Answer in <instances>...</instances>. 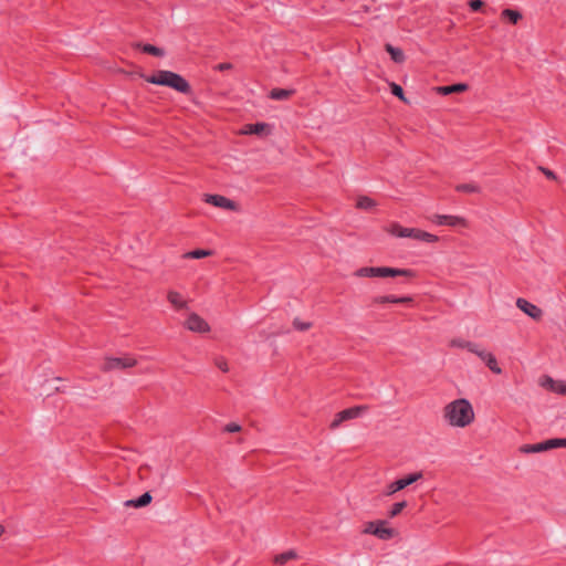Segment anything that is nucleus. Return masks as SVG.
Segmentation results:
<instances>
[{
    "instance_id": "obj_1",
    "label": "nucleus",
    "mask_w": 566,
    "mask_h": 566,
    "mask_svg": "<svg viewBox=\"0 0 566 566\" xmlns=\"http://www.w3.org/2000/svg\"><path fill=\"white\" fill-rule=\"evenodd\" d=\"M443 418L451 427L465 428L473 422L474 410L468 399L459 398L446 405Z\"/></svg>"
},
{
    "instance_id": "obj_2",
    "label": "nucleus",
    "mask_w": 566,
    "mask_h": 566,
    "mask_svg": "<svg viewBox=\"0 0 566 566\" xmlns=\"http://www.w3.org/2000/svg\"><path fill=\"white\" fill-rule=\"evenodd\" d=\"M145 80L155 85L171 87L182 94L191 92L190 84L181 75L171 71L160 70L153 75L146 76Z\"/></svg>"
},
{
    "instance_id": "obj_3",
    "label": "nucleus",
    "mask_w": 566,
    "mask_h": 566,
    "mask_svg": "<svg viewBox=\"0 0 566 566\" xmlns=\"http://www.w3.org/2000/svg\"><path fill=\"white\" fill-rule=\"evenodd\" d=\"M420 479H422L421 472L410 473L401 479H398L387 485L385 495L390 496V495L397 493L398 491H401L405 488L411 485L412 483L419 481Z\"/></svg>"
},
{
    "instance_id": "obj_4",
    "label": "nucleus",
    "mask_w": 566,
    "mask_h": 566,
    "mask_svg": "<svg viewBox=\"0 0 566 566\" xmlns=\"http://www.w3.org/2000/svg\"><path fill=\"white\" fill-rule=\"evenodd\" d=\"M136 359L130 356L108 357L105 359L102 369L105 371L115 369H126L135 366Z\"/></svg>"
},
{
    "instance_id": "obj_5",
    "label": "nucleus",
    "mask_w": 566,
    "mask_h": 566,
    "mask_svg": "<svg viewBox=\"0 0 566 566\" xmlns=\"http://www.w3.org/2000/svg\"><path fill=\"white\" fill-rule=\"evenodd\" d=\"M205 201L226 210L237 211L239 209L238 205L233 200L220 195H206Z\"/></svg>"
},
{
    "instance_id": "obj_6",
    "label": "nucleus",
    "mask_w": 566,
    "mask_h": 566,
    "mask_svg": "<svg viewBox=\"0 0 566 566\" xmlns=\"http://www.w3.org/2000/svg\"><path fill=\"white\" fill-rule=\"evenodd\" d=\"M185 327L195 333H207L209 324L196 313H191L185 322Z\"/></svg>"
},
{
    "instance_id": "obj_7",
    "label": "nucleus",
    "mask_w": 566,
    "mask_h": 566,
    "mask_svg": "<svg viewBox=\"0 0 566 566\" xmlns=\"http://www.w3.org/2000/svg\"><path fill=\"white\" fill-rule=\"evenodd\" d=\"M366 407L363 406H356L353 408L345 409L340 412H338L335 416V419L331 423V428L335 429L337 428L343 421L354 419L360 416L361 411L365 410Z\"/></svg>"
},
{
    "instance_id": "obj_8",
    "label": "nucleus",
    "mask_w": 566,
    "mask_h": 566,
    "mask_svg": "<svg viewBox=\"0 0 566 566\" xmlns=\"http://www.w3.org/2000/svg\"><path fill=\"white\" fill-rule=\"evenodd\" d=\"M431 221L437 226H450V227H465L467 220L458 216L449 214H434L431 217Z\"/></svg>"
},
{
    "instance_id": "obj_9",
    "label": "nucleus",
    "mask_w": 566,
    "mask_h": 566,
    "mask_svg": "<svg viewBox=\"0 0 566 566\" xmlns=\"http://www.w3.org/2000/svg\"><path fill=\"white\" fill-rule=\"evenodd\" d=\"M516 306L531 318L538 321L543 316V311L535 304L525 298H517Z\"/></svg>"
},
{
    "instance_id": "obj_10",
    "label": "nucleus",
    "mask_w": 566,
    "mask_h": 566,
    "mask_svg": "<svg viewBox=\"0 0 566 566\" xmlns=\"http://www.w3.org/2000/svg\"><path fill=\"white\" fill-rule=\"evenodd\" d=\"M539 385L555 394L566 396L565 380H555L551 376H544L541 378Z\"/></svg>"
},
{
    "instance_id": "obj_11",
    "label": "nucleus",
    "mask_w": 566,
    "mask_h": 566,
    "mask_svg": "<svg viewBox=\"0 0 566 566\" xmlns=\"http://www.w3.org/2000/svg\"><path fill=\"white\" fill-rule=\"evenodd\" d=\"M412 271L408 269H394L387 266L377 268L376 277H388V276H411Z\"/></svg>"
},
{
    "instance_id": "obj_12",
    "label": "nucleus",
    "mask_w": 566,
    "mask_h": 566,
    "mask_svg": "<svg viewBox=\"0 0 566 566\" xmlns=\"http://www.w3.org/2000/svg\"><path fill=\"white\" fill-rule=\"evenodd\" d=\"M409 237L408 238H411V239H415V240H419V241H423V242H427V243H434L438 241V237L432 234V233H429V232H426V231H422L420 229H416V228H410L409 229Z\"/></svg>"
},
{
    "instance_id": "obj_13",
    "label": "nucleus",
    "mask_w": 566,
    "mask_h": 566,
    "mask_svg": "<svg viewBox=\"0 0 566 566\" xmlns=\"http://www.w3.org/2000/svg\"><path fill=\"white\" fill-rule=\"evenodd\" d=\"M468 90V85L464 83H457L453 85L438 86L437 92L441 95H450L453 93H461Z\"/></svg>"
},
{
    "instance_id": "obj_14",
    "label": "nucleus",
    "mask_w": 566,
    "mask_h": 566,
    "mask_svg": "<svg viewBox=\"0 0 566 566\" xmlns=\"http://www.w3.org/2000/svg\"><path fill=\"white\" fill-rule=\"evenodd\" d=\"M150 502H151L150 493L145 492L144 494H142L137 499L125 501L124 504L127 507H129V506H133V507H144V506L148 505Z\"/></svg>"
},
{
    "instance_id": "obj_15",
    "label": "nucleus",
    "mask_w": 566,
    "mask_h": 566,
    "mask_svg": "<svg viewBox=\"0 0 566 566\" xmlns=\"http://www.w3.org/2000/svg\"><path fill=\"white\" fill-rule=\"evenodd\" d=\"M167 298L169 303L177 310L187 307V301L184 300L181 294L176 291H169L167 294Z\"/></svg>"
},
{
    "instance_id": "obj_16",
    "label": "nucleus",
    "mask_w": 566,
    "mask_h": 566,
    "mask_svg": "<svg viewBox=\"0 0 566 566\" xmlns=\"http://www.w3.org/2000/svg\"><path fill=\"white\" fill-rule=\"evenodd\" d=\"M297 558V554L294 549H289L286 552H283L281 554H277L273 557V563L275 565H285L287 562L292 560V559H296Z\"/></svg>"
},
{
    "instance_id": "obj_17",
    "label": "nucleus",
    "mask_w": 566,
    "mask_h": 566,
    "mask_svg": "<svg viewBox=\"0 0 566 566\" xmlns=\"http://www.w3.org/2000/svg\"><path fill=\"white\" fill-rule=\"evenodd\" d=\"M409 229L394 222L387 228V232L397 238H408L410 234Z\"/></svg>"
},
{
    "instance_id": "obj_18",
    "label": "nucleus",
    "mask_w": 566,
    "mask_h": 566,
    "mask_svg": "<svg viewBox=\"0 0 566 566\" xmlns=\"http://www.w3.org/2000/svg\"><path fill=\"white\" fill-rule=\"evenodd\" d=\"M364 531H375V532H378V531H392V530L388 525V521L381 518V520H376V521L369 522L366 525Z\"/></svg>"
},
{
    "instance_id": "obj_19",
    "label": "nucleus",
    "mask_w": 566,
    "mask_h": 566,
    "mask_svg": "<svg viewBox=\"0 0 566 566\" xmlns=\"http://www.w3.org/2000/svg\"><path fill=\"white\" fill-rule=\"evenodd\" d=\"M386 51L390 54V57L396 63H402L405 61V53L401 49L396 48L391 44H386Z\"/></svg>"
},
{
    "instance_id": "obj_20",
    "label": "nucleus",
    "mask_w": 566,
    "mask_h": 566,
    "mask_svg": "<svg viewBox=\"0 0 566 566\" xmlns=\"http://www.w3.org/2000/svg\"><path fill=\"white\" fill-rule=\"evenodd\" d=\"M545 443L544 441L543 442H538V443H534V444H524L520 448V451L522 453H537V452H545L546 449H545Z\"/></svg>"
},
{
    "instance_id": "obj_21",
    "label": "nucleus",
    "mask_w": 566,
    "mask_h": 566,
    "mask_svg": "<svg viewBox=\"0 0 566 566\" xmlns=\"http://www.w3.org/2000/svg\"><path fill=\"white\" fill-rule=\"evenodd\" d=\"M377 206L376 201L367 196L357 199L356 207L363 210H370Z\"/></svg>"
},
{
    "instance_id": "obj_22",
    "label": "nucleus",
    "mask_w": 566,
    "mask_h": 566,
    "mask_svg": "<svg viewBox=\"0 0 566 566\" xmlns=\"http://www.w3.org/2000/svg\"><path fill=\"white\" fill-rule=\"evenodd\" d=\"M293 94L292 90L273 88L270 93V97L276 101H283L289 98Z\"/></svg>"
},
{
    "instance_id": "obj_23",
    "label": "nucleus",
    "mask_w": 566,
    "mask_h": 566,
    "mask_svg": "<svg viewBox=\"0 0 566 566\" xmlns=\"http://www.w3.org/2000/svg\"><path fill=\"white\" fill-rule=\"evenodd\" d=\"M546 451L556 448H566V438H554L544 441Z\"/></svg>"
},
{
    "instance_id": "obj_24",
    "label": "nucleus",
    "mask_w": 566,
    "mask_h": 566,
    "mask_svg": "<svg viewBox=\"0 0 566 566\" xmlns=\"http://www.w3.org/2000/svg\"><path fill=\"white\" fill-rule=\"evenodd\" d=\"M377 268L365 266L355 271L354 275L357 277H376Z\"/></svg>"
},
{
    "instance_id": "obj_25",
    "label": "nucleus",
    "mask_w": 566,
    "mask_h": 566,
    "mask_svg": "<svg viewBox=\"0 0 566 566\" xmlns=\"http://www.w3.org/2000/svg\"><path fill=\"white\" fill-rule=\"evenodd\" d=\"M450 346L451 347H457V348H465L468 349L469 352L470 350H475L474 348V343L472 342H468V340H464L462 338H453L451 342H450Z\"/></svg>"
},
{
    "instance_id": "obj_26",
    "label": "nucleus",
    "mask_w": 566,
    "mask_h": 566,
    "mask_svg": "<svg viewBox=\"0 0 566 566\" xmlns=\"http://www.w3.org/2000/svg\"><path fill=\"white\" fill-rule=\"evenodd\" d=\"M502 17L509 19L513 24H516L522 19V14L518 11L512 9H504L502 11Z\"/></svg>"
},
{
    "instance_id": "obj_27",
    "label": "nucleus",
    "mask_w": 566,
    "mask_h": 566,
    "mask_svg": "<svg viewBox=\"0 0 566 566\" xmlns=\"http://www.w3.org/2000/svg\"><path fill=\"white\" fill-rule=\"evenodd\" d=\"M265 127L266 125L264 123L249 124L245 126L243 133L260 135Z\"/></svg>"
},
{
    "instance_id": "obj_28",
    "label": "nucleus",
    "mask_w": 566,
    "mask_h": 566,
    "mask_svg": "<svg viewBox=\"0 0 566 566\" xmlns=\"http://www.w3.org/2000/svg\"><path fill=\"white\" fill-rule=\"evenodd\" d=\"M410 301H411V298L408 296L397 297V296H392V295L380 296L377 298V302H379V303H385V302L406 303V302H410Z\"/></svg>"
},
{
    "instance_id": "obj_29",
    "label": "nucleus",
    "mask_w": 566,
    "mask_h": 566,
    "mask_svg": "<svg viewBox=\"0 0 566 566\" xmlns=\"http://www.w3.org/2000/svg\"><path fill=\"white\" fill-rule=\"evenodd\" d=\"M485 365L490 368V370H491L492 373H494V374H496V375L502 374V369H501V367L499 366L497 360H496V357H495L493 354H491V355L488 357V359H486V361H485Z\"/></svg>"
},
{
    "instance_id": "obj_30",
    "label": "nucleus",
    "mask_w": 566,
    "mask_h": 566,
    "mask_svg": "<svg viewBox=\"0 0 566 566\" xmlns=\"http://www.w3.org/2000/svg\"><path fill=\"white\" fill-rule=\"evenodd\" d=\"M210 254H211L210 250L197 249V250L187 252L184 256L187 259H202V258L209 256Z\"/></svg>"
},
{
    "instance_id": "obj_31",
    "label": "nucleus",
    "mask_w": 566,
    "mask_h": 566,
    "mask_svg": "<svg viewBox=\"0 0 566 566\" xmlns=\"http://www.w3.org/2000/svg\"><path fill=\"white\" fill-rule=\"evenodd\" d=\"M143 51L148 53V54H151V55H155V56H163L164 55V50L158 48V46H155V45H151V44H145L143 46Z\"/></svg>"
},
{
    "instance_id": "obj_32",
    "label": "nucleus",
    "mask_w": 566,
    "mask_h": 566,
    "mask_svg": "<svg viewBox=\"0 0 566 566\" xmlns=\"http://www.w3.org/2000/svg\"><path fill=\"white\" fill-rule=\"evenodd\" d=\"M457 190L462 192H479L480 188L475 184H461L457 186Z\"/></svg>"
},
{
    "instance_id": "obj_33",
    "label": "nucleus",
    "mask_w": 566,
    "mask_h": 566,
    "mask_svg": "<svg viewBox=\"0 0 566 566\" xmlns=\"http://www.w3.org/2000/svg\"><path fill=\"white\" fill-rule=\"evenodd\" d=\"M475 350H470V353L475 354L481 360L486 361L488 357L492 354L483 348H481L476 343H474Z\"/></svg>"
},
{
    "instance_id": "obj_34",
    "label": "nucleus",
    "mask_w": 566,
    "mask_h": 566,
    "mask_svg": "<svg viewBox=\"0 0 566 566\" xmlns=\"http://www.w3.org/2000/svg\"><path fill=\"white\" fill-rule=\"evenodd\" d=\"M406 505H407L406 501L395 503L391 506V509L389 510V516L394 517V516L398 515L406 507Z\"/></svg>"
},
{
    "instance_id": "obj_35",
    "label": "nucleus",
    "mask_w": 566,
    "mask_h": 566,
    "mask_svg": "<svg viewBox=\"0 0 566 566\" xmlns=\"http://www.w3.org/2000/svg\"><path fill=\"white\" fill-rule=\"evenodd\" d=\"M390 86H391V93H392L395 96L399 97V98H400V99H402V101H406V99H405V95H403V90H402V87H401L400 85H398V84H396V83H391V85H390Z\"/></svg>"
},
{
    "instance_id": "obj_36",
    "label": "nucleus",
    "mask_w": 566,
    "mask_h": 566,
    "mask_svg": "<svg viewBox=\"0 0 566 566\" xmlns=\"http://www.w3.org/2000/svg\"><path fill=\"white\" fill-rule=\"evenodd\" d=\"M293 326H294L296 329H298V331H306V329H308V328L312 326V324H311V323H308V322H302V321H300L298 318H295V319L293 321Z\"/></svg>"
},
{
    "instance_id": "obj_37",
    "label": "nucleus",
    "mask_w": 566,
    "mask_h": 566,
    "mask_svg": "<svg viewBox=\"0 0 566 566\" xmlns=\"http://www.w3.org/2000/svg\"><path fill=\"white\" fill-rule=\"evenodd\" d=\"M214 363H216V366H217L220 370H222L223 373H227V371L229 370V368H228V363L226 361V359H224V358L219 357V358H217V359H216V361H214Z\"/></svg>"
},
{
    "instance_id": "obj_38",
    "label": "nucleus",
    "mask_w": 566,
    "mask_h": 566,
    "mask_svg": "<svg viewBox=\"0 0 566 566\" xmlns=\"http://www.w3.org/2000/svg\"><path fill=\"white\" fill-rule=\"evenodd\" d=\"M469 7L472 11H478L483 7V1L482 0H470Z\"/></svg>"
},
{
    "instance_id": "obj_39",
    "label": "nucleus",
    "mask_w": 566,
    "mask_h": 566,
    "mask_svg": "<svg viewBox=\"0 0 566 566\" xmlns=\"http://www.w3.org/2000/svg\"><path fill=\"white\" fill-rule=\"evenodd\" d=\"M233 67V65L231 63H219L214 66V70L217 71H220V72H223V71H229Z\"/></svg>"
},
{
    "instance_id": "obj_40",
    "label": "nucleus",
    "mask_w": 566,
    "mask_h": 566,
    "mask_svg": "<svg viewBox=\"0 0 566 566\" xmlns=\"http://www.w3.org/2000/svg\"><path fill=\"white\" fill-rule=\"evenodd\" d=\"M226 431L228 432H238L241 430V427L238 423L231 422L226 426Z\"/></svg>"
},
{
    "instance_id": "obj_41",
    "label": "nucleus",
    "mask_w": 566,
    "mask_h": 566,
    "mask_svg": "<svg viewBox=\"0 0 566 566\" xmlns=\"http://www.w3.org/2000/svg\"><path fill=\"white\" fill-rule=\"evenodd\" d=\"M373 535L377 536L378 538L382 541H388L394 537L395 533H371Z\"/></svg>"
},
{
    "instance_id": "obj_42",
    "label": "nucleus",
    "mask_w": 566,
    "mask_h": 566,
    "mask_svg": "<svg viewBox=\"0 0 566 566\" xmlns=\"http://www.w3.org/2000/svg\"><path fill=\"white\" fill-rule=\"evenodd\" d=\"M545 175H546L548 178H555L554 172H552L551 170H545Z\"/></svg>"
},
{
    "instance_id": "obj_43",
    "label": "nucleus",
    "mask_w": 566,
    "mask_h": 566,
    "mask_svg": "<svg viewBox=\"0 0 566 566\" xmlns=\"http://www.w3.org/2000/svg\"><path fill=\"white\" fill-rule=\"evenodd\" d=\"M0 531H4V526L3 525H0Z\"/></svg>"
}]
</instances>
